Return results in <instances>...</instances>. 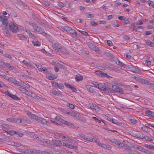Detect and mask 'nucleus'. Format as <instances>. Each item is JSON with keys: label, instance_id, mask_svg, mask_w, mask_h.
I'll list each match as a JSON object with an SVG mask.
<instances>
[{"label": "nucleus", "instance_id": "obj_1", "mask_svg": "<svg viewBox=\"0 0 154 154\" xmlns=\"http://www.w3.org/2000/svg\"><path fill=\"white\" fill-rule=\"evenodd\" d=\"M109 88L110 89H112L113 91L119 93L121 94L123 93V91L122 88L116 85H110L109 86Z\"/></svg>", "mask_w": 154, "mask_h": 154}, {"label": "nucleus", "instance_id": "obj_2", "mask_svg": "<svg viewBox=\"0 0 154 154\" xmlns=\"http://www.w3.org/2000/svg\"><path fill=\"white\" fill-rule=\"evenodd\" d=\"M79 135L80 137L83 138L85 140L93 142H97V139L95 138H92L91 137L85 135L83 134H79Z\"/></svg>", "mask_w": 154, "mask_h": 154}, {"label": "nucleus", "instance_id": "obj_3", "mask_svg": "<svg viewBox=\"0 0 154 154\" xmlns=\"http://www.w3.org/2000/svg\"><path fill=\"white\" fill-rule=\"evenodd\" d=\"M0 21L6 27L8 23V17L1 15L0 13Z\"/></svg>", "mask_w": 154, "mask_h": 154}, {"label": "nucleus", "instance_id": "obj_4", "mask_svg": "<svg viewBox=\"0 0 154 154\" xmlns=\"http://www.w3.org/2000/svg\"><path fill=\"white\" fill-rule=\"evenodd\" d=\"M122 149L125 150L126 152L129 154H135L134 153L136 151L132 150L130 146L125 144Z\"/></svg>", "mask_w": 154, "mask_h": 154}, {"label": "nucleus", "instance_id": "obj_5", "mask_svg": "<svg viewBox=\"0 0 154 154\" xmlns=\"http://www.w3.org/2000/svg\"><path fill=\"white\" fill-rule=\"evenodd\" d=\"M9 27L10 30L14 33L17 32L18 27L15 25L12 22L10 23L9 24Z\"/></svg>", "mask_w": 154, "mask_h": 154}, {"label": "nucleus", "instance_id": "obj_6", "mask_svg": "<svg viewBox=\"0 0 154 154\" xmlns=\"http://www.w3.org/2000/svg\"><path fill=\"white\" fill-rule=\"evenodd\" d=\"M97 88L101 90L105 91L106 92L108 93L111 92H110V90H109L108 88H106L105 86L103 85L101 83H99L98 85H97Z\"/></svg>", "mask_w": 154, "mask_h": 154}, {"label": "nucleus", "instance_id": "obj_7", "mask_svg": "<svg viewBox=\"0 0 154 154\" xmlns=\"http://www.w3.org/2000/svg\"><path fill=\"white\" fill-rule=\"evenodd\" d=\"M25 30L30 38L33 39L35 40H37V38L35 35L33 34L30 30L28 29H26Z\"/></svg>", "mask_w": 154, "mask_h": 154}, {"label": "nucleus", "instance_id": "obj_8", "mask_svg": "<svg viewBox=\"0 0 154 154\" xmlns=\"http://www.w3.org/2000/svg\"><path fill=\"white\" fill-rule=\"evenodd\" d=\"M137 149L138 150L142 152H144L147 154H152V153L150 151L146 149H145L141 146H137Z\"/></svg>", "mask_w": 154, "mask_h": 154}, {"label": "nucleus", "instance_id": "obj_9", "mask_svg": "<svg viewBox=\"0 0 154 154\" xmlns=\"http://www.w3.org/2000/svg\"><path fill=\"white\" fill-rule=\"evenodd\" d=\"M134 78L137 82L141 83L146 84L148 83L147 80L143 79L142 78L136 77H134Z\"/></svg>", "mask_w": 154, "mask_h": 154}, {"label": "nucleus", "instance_id": "obj_10", "mask_svg": "<svg viewBox=\"0 0 154 154\" xmlns=\"http://www.w3.org/2000/svg\"><path fill=\"white\" fill-rule=\"evenodd\" d=\"M52 85L53 86L57 87L60 89H63L64 88V86L61 83H58L55 82H53L52 83Z\"/></svg>", "mask_w": 154, "mask_h": 154}, {"label": "nucleus", "instance_id": "obj_11", "mask_svg": "<svg viewBox=\"0 0 154 154\" xmlns=\"http://www.w3.org/2000/svg\"><path fill=\"white\" fill-rule=\"evenodd\" d=\"M37 67L39 69L45 72V73H48L50 72V71H49L50 69H48L46 67L42 68V66L40 65H37Z\"/></svg>", "mask_w": 154, "mask_h": 154}, {"label": "nucleus", "instance_id": "obj_12", "mask_svg": "<svg viewBox=\"0 0 154 154\" xmlns=\"http://www.w3.org/2000/svg\"><path fill=\"white\" fill-rule=\"evenodd\" d=\"M2 129L4 131L7 132L8 129L11 128V126L6 124H3L1 125Z\"/></svg>", "mask_w": 154, "mask_h": 154}, {"label": "nucleus", "instance_id": "obj_13", "mask_svg": "<svg viewBox=\"0 0 154 154\" xmlns=\"http://www.w3.org/2000/svg\"><path fill=\"white\" fill-rule=\"evenodd\" d=\"M53 49L57 51H59L62 48L60 45L57 43H55L53 45Z\"/></svg>", "mask_w": 154, "mask_h": 154}, {"label": "nucleus", "instance_id": "obj_14", "mask_svg": "<svg viewBox=\"0 0 154 154\" xmlns=\"http://www.w3.org/2000/svg\"><path fill=\"white\" fill-rule=\"evenodd\" d=\"M49 71L50 72L48 73H47L48 74H49L50 72H51L50 69L49 70ZM46 76L50 80H52L54 79H55L57 78V76H56L55 75H54L52 74H51L50 75L49 74L46 75Z\"/></svg>", "mask_w": 154, "mask_h": 154}, {"label": "nucleus", "instance_id": "obj_15", "mask_svg": "<svg viewBox=\"0 0 154 154\" xmlns=\"http://www.w3.org/2000/svg\"><path fill=\"white\" fill-rule=\"evenodd\" d=\"M2 63L4 66L8 68L10 70H13L14 69V67L13 66H11L9 63L4 62H2Z\"/></svg>", "mask_w": 154, "mask_h": 154}, {"label": "nucleus", "instance_id": "obj_16", "mask_svg": "<svg viewBox=\"0 0 154 154\" xmlns=\"http://www.w3.org/2000/svg\"><path fill=\"white\" fill-rule=\"evenodd\" d=\"M41 142L42 143V144L43 145L46 146H48L49 144L50 141L48 140L44 139H41Z\"/></svg>", "mask_w": 154, "mask_h": 154}, {"label": "nucleus", "instance_id": "obj_17", "mask_svg": "<svg viewBox=\"0 0 154 154\" xmlns=\"http://www.w3.org/2000/svg\"><path fill=\"white\" fill-rule=\"evenodd\" d=\"M7 95L9 96L10 97H11V98L15 100H20L19 98L17 97V96L15 95H14L11 93H10L8 91H7Z\"/></svg>", "mask_w": 154, "mask_h": 154}, {"label": "nucleus", "instance_id": "obj_18", "mask_svg": "<svg viewBox=\"0 0 154 154\" xmlns=\"http://www.w3.org/2000/svg\"><path fill=\"white\" fill-rule=\"evenodd\" d=\"M145 114L146 116L149 117H152L154 116V113L149 110H146Z\"/></svg>", "mask_w": 154, "mask_h": 154}, {"label": "nucleus", "instance_id": "obj_19", "mask_svg": "<svg viewBox=\"0 0 154 154\" xmlns=\"http://www.w3.org/2000/svg\"><path fill=\"white\" fill-rule=\"evenodd\" d=\"M29 24L30 25L32 26L34 29V32H35L39 26L35 23L32 22H29Z\"/></svg>", "mask_w": 154, "mask_h": 154}, {"label": "nucleus", "instance_id": "obj_20", "mask_svg": "<svg viewBox=\"0 0 154 154\" xmlns=\"http://www.w3.org/2000/svg\"><path fill=\"white\" fill-rule=\"evenodd\" d=\"M107 119L108 121L112 122V123H114V124L119 125H122V124L121 123L117 122L115 120L113 119L112 118L108 117Z\"/></svg>", "mask_w": 154, "mask_h": 154}, {"label": "nucleus", "instance_id": "obj_21", "mask_svg": "<svg viewBox=\"0 0 154 154\" xmlns=\"http://www.w3.org/2000/svg\"><path fill=\"white\" fill-rule=\"evenodd\" d=\"M95 73L97 75H100L101 76L106 77L108 75L105 73L102 72L100 70H98Z\"/></svg>", "mask_w": 154, "mask_h": 154}, {"label": "nucleus", "instance_id": "obj_22", "mask_svg": "<svg viewBox=\"0 0 154 154\" xmlns=\"http://www.w3.org/2000/svg\"><path fill=\"white\" fill-rule=\"evenodd\" d=\"M18 37L21 40H23L25 42H26L27 39L26 37L22 34H18L17 35Z\"/></svg>", "mask_w": 154, "mask_h": 154}, {"label": "nucleus", "instance_id": "obj_23", "mask_svg": "<svg viewBox=\"0 0 154 154\" xmlns=\"http://www.w3.org/2000/svg\"><path fill=\"white\" fill-rule=\"evenodd\" d=\"M19 90L22 93L25 94H26L28 95L29 91L26 89L22 87H19L18 88Z\"/></svg>", "mask_w": 154, "mask_h": 154}, {"label": "nucleus", "instance_id": "obj_24", "mask_svg": "<svg viewBox=\"0 0 154 154\" xmlns=\"http://www.w3.org/2000/svg\"><path fill=\"white\" fill-rule=\"evenodd\" d=\"M15 84L22 87H25V88H26V85L23 82H18L16 81Z\"/></svg>", "mask_w": 154, "mask_h": 154}, {"label": "nucleus", "instance_id": "obj_25", "mask_svg": "<svg viewBox=\"0 0 154 154\" xmlns=\"http://www.w3.org/2000/svg\"><path fill=\"white\" fill-rule=\"evenodd\" d=\"M63 146H65L67 147L72 149H73L75 147V146H73L72 145L70 144H68L67 142H63Z\"/></svg>", "mask_w": 154, "mask_h": 154}, {"label": "nucleus", "instance_id": "obj_26", "mask_svg": "<svg viewBox=\"0 0 154 154\" xmlns=\"http://www.w3.org/2000/svg\"><path fill=\"white\" fill-rule=\"evenodd\" d=\"M7 120L10 122L17 123V118H10L7 119Z\"/></svg>", "mask_w": 154, "mask_h": 154}, {"label": "nucleus", "instance_id": "obj_27", "mask_svg": "<svg viewBox=\"0 0 154 154\" xmlns=\"http://www.w3.org/2000/svg\"><path fill=\"white\" fill-rule=\"evenodd\" d=\"M25 113L27 114L30 118H32L35 117V115L32 114L31 112L28 110H26L25 111Z\"/></svg>", "mask_w": 154, "mask_h": 154}, {"label": "nucleus", "instance_id": "obj_28", "mask_svg": "<svg viewBox=\"0 0 154 154\" xmlns=\"http://www.w3.org/2000/svg\"><path fill=\"white\" fill-rule=\"evenodd\" d=\"M35 32H38L40 34L44 33H45L44 29L40 27H38Z\"/></svg>", "mask_w": 154, "mask_h": 154}, {"label": "nucleus", "instance_id": "obj_29", "mask_svg": "<svg viewBox=\"0 0 154 154\" xmlns=\"http://www.w3.org/2000/svg\"><path fill=\"white\" fill-rule=\"evenodd\" d=\"M26 123V120L20 118H17V123H22L23 124H25Z\"/></svg>", "mask_w": 154, "mask_h": 154}, {"label": "nucleus", "instance_id": "obj_30", "mask_svg": "<svg viewBox=\"0 0 154 154\" xmlns=\"http://www.w3.org/2000/svg\"><path fill=\"white\" fill-rule=\"evenodd\" d=\"M62 28L63 29L68 32H69L71 30V28L67 26H62Z\"/></svg>", "mask_w": 154, "mask_h": 154}, {"label": "nucleus", "instance_id": "obj_31", "mask_svg": "<svg viewBox=\"0 0 154 154\" xmlns=\"http://www.w3.org/2000/svg\"><path fill=\"white\" fill-rule=\"evenodd\" d=\"M32 44L34 45L35 46H39L41 45L40 42H39L38 41L35 40V41H32Z\"/></svg>", "mask_w": 154, "mask_h": 154}, {"label": "nucleus", "instance_id": "obj_32", "mask_svg": "<svg viewBox=\"0 0 154 154\" xmlns=\"http://www.w3.org/2000/svg\"><path fill=\"white\" fill-rule=\"evenodd\" d=\"M8 134L12 135L15 134H17L18 132L13 130H8L7 132Z\"/></svg>", "mask_w": 154, "mask_h": 154}, {"label": "nucleus", "instance_id": "obj_33", "mask_svg": "<svg viewBox=\"0 0 154 154\" xmlns=\"http://www.w3.org/2000/svg\"><path fill=\"white\" fill-rule=\"evenodd\" d=\"M11 145L16 147H19L21 145V144L19 143L12 142L11 143Z\"/></svg>", "mask_w": 154, "mask_h": 154}, {"label": "nucleus", "instance_id": "obj_34", "mask_svg": "<svg viewBox=\"0 0 154 154\" xmlns=\"http://www.w3.org/2000/svg\"><path fill=\"white\" fill-rule=\"evenodd\" d=\"M110 141L112 143H114L116 145L118 146L119 143H120V141L117 140L115 139H112L110 140Z\"/></svg>", "mask_w": 154, "mask_h": 154}, {"label": "nucleus", "instance_id": "obj_35", "mask_svg": "<svg viewBox=\"0 0 154 154\" xmlns=\"http://www.w3.org/2000/svg\"><path fill=\"white\" fill-rule=\"evenodd\" d=\"M52 64L54 65H56L57 66H59L60 68H62L63 66L58 63L56 62L55 61H52Z\"/></svg>", "mask_w": 154, "mask_h": 154}, {"label": "nucleus", "instance_id": "obj_36", "mask_svg": "<svg viewBox=\"0 0 154 154\" xmlns=\"http://www.w3.org/2000/svg\"><path fill=\"white\" fill-rule=\"evenodd\" d=\"M146 43L147 45L150 46L151 47H152L154 46V43L149 40L146 41Z\"/></svg>", "mask_w": 154, "mask_h": 154}, {"label": "nucleus", "instance_id": "obj_37", "mask_svg": "<svg viewBox=\"0 0 154 154\" xmlns=\"http://www.w3.org/2000/svg\"><path fill=\"white\" fill-rule=\"evenodd\" d=\"M75 79L76 81H80L82 80L83 77L81 75H76Z\"/></svg>", "mask_w": 154, "mask_h": 154}, {"label": "nucleus", "instance_id": "obj_38", "mask_svg": "<svg viewBox=\"0 0 154 154\" xmlns=\"http://www.w3.org/2000/svg\"><path fill=\"white\" fill-rule=\"evenodd\" d=\"M62 123L68 125H69V126H72L73 125V124L70 122H68L67 121H66L63 119V121Z\"/></svg>", "mask_w": 154, "mask_h": 154}, {"label": "nucleus", "instance_id": "obj_39", "mask_svg": "<svg viewBox=\"0 0 154 154\" xmlns=\"http://www.w3.org/2000/svg\"><path fill=\"white\" fill-rule=\"evenodd\" d=\"M71 34L74 35H75L76 36H77L78 35V34L75 32V31L73 29H71V30L69 32Z\"/></svg>", "mask_w": 154, "mask_h": 154}, {"label": "nucleus", "instance_id": "obj_40", "mask_svg": "<svg viewBox=\"0 0 154 154\" xmlns=\"http://www.w3.org/2000/svg\"><path fill=\"white\" fill-rule=\"evenodd\" d=\"M42 118L38 116H36L35 115V117L34 116V118H32L33 119H35L36 121L39 122H41Z\"/></svg>", "mask_w": 154, "mask_h": 154}, {"label": "nucleus", "instance_id": "obj_41", "mask_svg": "<svg viewBox=\"0 0 154 154\" xmlns=\"http://www.w3.org/2000/svg\"><path fill=\"white\" fill-rule=\"evenodd\" d=\"M92 49L95 51L97 53L99 54L100 53L99 49L98 47L94 46Z\"/></svg>", "mask_w": 154, "mask_h": 154}, {"label": "nucleus", "instance_id": "obj_42", "mask_svg": "<svg viewBox=\"0 0 154 154\" xmlns=\"http://www.w3.org/2000/svg\"><path fill=\"white\" fill-rule=\"evenodd\" d=\"M51 92L52 94L55 95L59 96L60 94L58 92L56 91L55 90H52L51 91Z\"/></svg>", "mask_w": 154, "mask_h": 154}, {"label": "nucleus", "instance_id": "obj_43", "mask_svg": "<svg viewBox=\"0 0 154 154\" xmlns=\"http://www.w3.org/2000/svg\"><path fill=\"white\" fill-rule=\"evenodd\" d=\"M55 119L59 122L62 123V122L63 121V119H61L60 116H56L55 118Z\"/></svg>", "mask_w": 154, "mask_h": 154}, {"label": "nucleus", "instance_id": "obj_44", "mask_svg": "<svg viewBox=\"0 0 154 154\" xmlns=\"http://www.w3.org/2000/svg\"><path fill=\"white\" fill-rule=\"evenodd\" d=\"M28 95L34 98H35V97L36 95L35 94L32 93V92H30L29 91V92L28 94Z\"/></svg>", "mask_w": 154, "mask_h": 154}, {"label": "nucleus", "instance_id": "obj_45", "mask_svg": "<svg viewBox=\"0 0 154 154\" xmlns=\"http://www.w3.org/2000/svg\"><path fill=\"white\" fill-rule=\"evenodd\" d=\"M22 63L24 64L26 66H27L28 67H30L31 65L29 63L25 60H23L22 62Z\"/></svg>", "mask_w": 154, "mask_h": 154}, {"label": "nucleus", "instance_id": "obj_46", "mask_svg": "<svg viewBox=\"0 0 154 154\" xmlns=\"http://www.w3.org/2000/svg\"><path fill=\"white\" fill-rule=\"evenodd\" d=\"M66 106L72 109H74L75 107V106L73 105L68 103H66Z\"/></svg>", "mask_w": 154, "mask_h": 154}, {"label": "nucleus", "instance_id": "obj_47", "mask_svg": "<svg viewBox=\"0 0 154 154\" xmlns=\"http://www.w3.org/2000/svg\"><path fill=\"white\" fill-rule=\"evenodd\" d=\"M86 44L89 48H90L92 49V48L94 46V45L92 43L90 42H87L86 43Z\"/></svg>", "mask_w": 154, "mask_h": 154}, {"label": "nucleus", "instance_id": "obj_48", "mask_svg": "<svg viewBox=\"0 0 154 154\" xmlns=\"http://www.w3.org/2000/svg\"><path fill=\"white\" fill-rule=\"evenodd\" d=\"M8 80L9 81L13 83L14 84H15L17 81L12 78H8Z\"/></svg>", "mask_w": 154, "mask_h": 154}, {"label": "nucleus", "instance_id": "obj_49", "mask_svg": "<svg viewBox=\"0 0 154 154\" xmlns=\"http://www.w3.org/2000/svg\"><path fill=\"white\" fill-rule=\"evenodd\" d=\"M75 112H73L72 111H71L66 113V114H68L69 115L73 117L74 116H75Z\"/></svg>", "mask_w": 154, "mask_h": 154}, {"label": "nucleus", "instance_id": "obj_50", "mask_svg": "<svg viewBox=\"0 0 154 154\" xmlns=\"http://www.w3.org/2000/svg\"><path fill=\"white\" fill-rule=\"evenodd\" d=\"M144 138L145 139V140L149 141H152V139L148 136L145 135Z\"/></svg>", "mask_w": 154, "mask_h": 154}, {"label": "nucleus", "instance_id": "obj_51", "mask_svg": "<svg viewBox=\"0 0 154 154\" xmlns=\"http://www.w3.org/2000/svg\"><path fill=\"white\" fill-rule=\"evenodd\" d=\"M130 19L127 18L126 17L125 18V20H124V23L126 24H129L130 23L129 20Z\"/></svg>", "mask_w": 154, "mask_h": 154}, {"label": "nucleus", "instance_id": "obj_52", "mask_svg": "<svg viewBox=\"0 0 154 154\" xmlns=\"http://www.w3.org/2000/svg\"><path fill=\"white\" fill-rule=\"evenodd\" d=\"M151 63V62L150 61H148L147 60H145V64L146 66L148 67L150 66Z\"/></svg>", "mask_w": 154, "mask_h": 154}, {"label": "nucleus", "instance_id": "obj_53", "mask_svg": "<svg viewBox=\"0 0 154 154\" xmlns=\"http://www.w3.org/2000/svg\"><path fill=\"white\" fill-rule=\"evenodd\" d=\"M145 135L142 133H140L137 135V137L140 139H143L144 138Z\"/></svg>", "mask_w": 154, "mask_h": 154}, {"label": "nucleus", "instance_id": "obj_54", "mask_svg": "<svg viewBox=\"0 0 154 154\" xmlns=\"http://www.w3.org/2000/svg\"><path fill=\"white\" fill-rule=\"evenodd\" d=\"M117 62L118 65L122 67L124 66H125V65L124 63L120 61L119 60H118Z\"/></svg>", "mask_w": 154, "mask_h": 154}, {"label": "nucleus", "instance_id": "obj_55", "mask_svg": "<svg viewBox=\"0 0 154 154\" xmlns=\"http://www.w3.org/2000/svg\"><path fill=\"white\" fill-rule=\"evenodd\" d=\"M123 39L126 40H128L130 38L129 37L126 35H124L123 36Z\"/></svg>", "mask_w": 154, "mask_h": 154}, {"label": "nucleus", "instance_id": "obj_56", "mask_svg": "<svg viewBox=\"0 0 154 154\" xmlns=\"http://www.w3.org/2000/svg\"><path fill=\"white\" fill-rule=\"evenodd\" d=\"M40 122L43 124H45L47 123V121L45 119L43 118H42Z\"/></svg>", "mask_w": 154, "mask_h": 154}, {"label": "nucleus", "instance_id": "obj_57", "mask_svg": "<svg viewBox=\"0 0 154 154\" xmlns=\"http://www.w3.org/2000/svg\"><path fill=\"white\" fill-rule=\"evenodd\" d=\"M94 17V15L93 14H88V15L87 16V18H92Z\"/></svg>", "mask_w": 154, "mask_h": 154}, {"label": "nucleus", "instance_id": "obj_58", "mask_svg": "<svg viewBox=\"0 0 154 154\" xmlns=\"http://www.w3.org/2000/svg\"><path fill=\"white\" fill-rule=\"evenodd\" d=\"M90 23L92 25L94 26H95L97 25V23L94 21H91Z\"/></svg>", "mask_w": 154, "mask_h": 154}, {"label": "nucleus", "instance_id": "obj_59", "mask_svg": "<svg viewBox=\"0 0 154 154\" xmlns=\"http://www.w3.org/2000/svg\"><path fill=\"white\" fill-rule=\"evenodd\" d=\"M79 31L81 32L83 35H85L89 36V35L86 32L82 30H79Z\"/></svg>", "mask_w": 154, "mask_h": 154}, {"label": "nucleus", "instance_id": "obj_60", "mask_svg": "<svg viewBox=\"0 0 154 154\" xmlns=\"http://www.w3.org/2000/svg\"><path fill=\"white\" fill-rule=\"evenodd\" d=\"M143 20H139L137 21V24L138 25H141L143 23Z\"/></svg>", "mask_w": 154, "mask_h": 154}, {"label": "nucleus", "instance_id": "obj_61", "mask_svg": "<svg viewBox=\"0 0 154 154\" xmlns=\"http://www.w3.org/2000/svg\"><path fill=\"white\" fill-rule=\"evenodd\" d=\"M61 51L66 54H68V51L65 49L62 48H61Z\"/></svg>", "mask_w": 154, "mask_h": 154}, {"label": "nucleus", "instance_id": "obj_62", "mask_svg": "<svg viewBox=\"0 0 154 154\" xmlns=\"http://www.w3.org/2000/svg\"><path fill=\"white\" fill-rule=\"evenodd\" d=\"M113 26L115 27H118L119 26V25L118 24L117 22H114L112 24Z\"/></svg>", "mask_w": 154, "mask_h": 154}, {"label": "nucleus", "instance_id": "obj_63", "mask_svg": "<svg viewBox=\"0 0 154 154\" xmlns=\"http://www.w3.org/2000/svg\"><path fill=\"white\" fill-rule=\"evenodd\" d=\"M89 91L93 93H96L95 91L94 90L93 88L92 87H91Z\"/></svg>", "mask_w": 154, "mask_h": 154}, {"label": "nucleus", "instance_id": "obj_64", "mask_svg": "<svg viewBox=\"0 0 154 154\" xmlns=\"http://www.w3.org/2000/svg\"><path fill=\"white\" fill-rule=\"evenodd\" d=\"M125 144H124V143H121L120 141V143H119L118 145V146L123 148V147Z\"/></svg>", "mask_w": 154, "mask_h": 154}]
</instances>
